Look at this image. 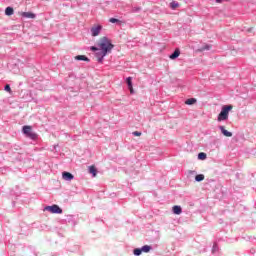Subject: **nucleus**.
I'll use <instances>...</instances> for the list:
<instances>
[{"mask_svg": "<svg viewBox=\"0 0 256 256\" xmlns=\"http://www.w3.org/2000/svg\"><path fill=\"white\" fill-rule=\"evenodd\" d=\"M114 47L115 45L111 43V40L107 38V36L102 37L98 41V48L100 51L95 53V57L97 58L98 63H103V59H105V57H107V55L113 51Z\"/></svg>", "mask_w": 256, "mask_h": 256, "instance_id": "f257e3e1", "label": "nucleus"}, {"mask_svg": "<svg viewBox=\"0 0 256 256\" xmlns=\"http://www.w3.org/2000/svg\"><path fill=\"white\" fill-rule=\"evenodd\" d=\"M62 179H64V181H73V179H75V176H73L71 172H63Z\"/></svg>", "mask_w": 256, "mask_h": 256, "instance_id": "423d86ee", "label": "nucleus"}, {"mask_svg": "<svg viewBox=\"0 0 256 256\" xmlns=\"http://www.w3.org/2000/svg\"><path fill=\"white\" fill-rule=\"evenodd\" d=\"M211 49V45L205 44L201 48L198 49V51L203 52V51H209Z\"/></svg>", "mask_w": 256, "mask_h": 256, "instance_id": "a211bd4d", "label": "nucleus"}, {"mask_svg": "<svg viewBox=\"0 0 256 256\" xmlns=\"http://www.w3.org/2000/svg\"><path fill=\"white\" fill-rule=\"evenodd\" d=\"M22 133L27 137V139H31L32 141H37V139H39V135L33 132V127L31 126H23Z\"/></svg>", "mask_w": 256, "mask_h": 256, "instance_id": "f03ea898", "label": "nucleus"}, {"mask_svg": "<svg viewBox=\"0 0 256 256\" xmlns=\"http://www.w3.org/2000/svg\"><path fill=\"white\" fill-rule=\"evenodd\" d=\"M132 135H134V137H141V132L135 131L132 133Z\"/></svg>", "mask_w": 256, "mask_h": 256, "instance_id": "a878e982", "label": "nucleus"}, {"mask_svg": "<svg viewBox=\"0 0 256 256\" xmlns=\"http://www.w3.org/2000/svg\"><path fill=\"white\" fill-rule=\"evenodd\" d=\"M110 23H121V20L117 19V18H110L109 19Z\"/></svg>", "mask_w": 256, "mask_h": 256, "instance_id": "5701e85b", "label": "nucleus"}, {"mask_svg": "<svg viewBox=\"0 0 256 256\" xmlns=\"http://www.w3.org/2000/svg\"><path fill=\"white\" fill-rule=\"evenodd\" d=\"M103 29V26L101 25H97V26H93L91 29H90V33L92 35V37H97L99 36V34L101 33V30Z\"/></svg>", "mask_w": 256, "mask_h": 256, "instance_id": "39448f33", "label": "nucleus"}, {"mask_svg": "<svg viewBox=\"0 0 256 256\" xmlns=\"http://www.w3.org/2000/svg\"><path fill=\"white\" fill-rule=\"evenodd\" d=\"M133 253L135 256H140L141 253H143V250H142V248H135Z\"/></svg>", "mask_w": 256, "mask_h": 256, "instance_id": "aec40b11", "label": "nucleus"}, {"mask_svg": "<svg viewBox=\"0 0 256 256\" xmlns=\"http://www.w3.org/2000/svg\"><path fill=\"white\" fill-rule=\"evenodd\" d=\"M233 109L232 105H225L222 107L221 112L218 115V121H227L229 119V111Z\"/></svg>", "mask_w": 256, "mask_h": 256, "instance_id": "7ed1b4c3", "label": "nucleus"}, {"mask_svg": "<svg viewBox=\"0 0 256 256\" xmlns=\"http://www.w3.org/2000/svg\"><path fill=\"white\" fill-rule=\"evenodd\" d=\"M170 7H171V9H177V7H179V3L173 1L170 3Z\"/></svg>", "mask_w": 256, "mask_h": 256, "instance_id": "412c9836", "label": "nucleus"}, {"mask_svg": "<svg viewBox=\"0 0 256 256\" xmlns=\"http://www.w3.org/2000/svg\"><path fill=\"white\" fill-rule=\"evenodd\" d=\"M45 211H49L50 213H53L55 215H61V213H63V209H61V207H59V205L57 204H54L52 206H46Z\"/></svg>", "mask_w": 256, "mask_h": 256, "instance_id": "20e7f679", "label": "nucleus"}, {"mask_svg": "<svg viewBox=\"0 0 256 256\" xmlns=\"http://www.w3.org/2000/svg\"><path fill=\"white\" fill-rule=\"evenodd\" d=\"M141 249H142V253H149V251H151L153 247H151L150 245H144L141 247Z\"/></svg>", "mask_w": 256, "mask_h": 256, "instance_id": "dca6fc26", "label": "nucleus"}, {"mask_svg": "<svg viewBox=\"0 0 256 256\" xmlns=\"http://www.w3.org/2000/svg\"><path fill=\"white\" fill-rule=\"evenodd\" d=\"M15 13V10L13 9V7L11 6H8L6 9H5V15L7 17H11V15H13Z\"/></svg>", "mask_w": 256, "mask_h": 256, "instance_id": "f8f14e48", "label": "nucleus"}, {"mask_svg": "<svg viewBox=\"0 0 256 256\" xmlns=\"http://www.w3.org/2000/svg\"><path fill=\"white\" fill-rule=\"evenodd\" d=\"M195 181H196L197 183H201V181H205V175H203V174H198V175H196V176H195Z\"/></svg>", "mask_w": 256, "mask_h": 256, "instance_id": "2eb2a0df", "label": "nucleus"}, {"mask_svg": "<svg viewBox=\"0 0 256 256\" xmlns=\"http://www.w3.org/2000/svg\"><path fill=\"white\" fill-rule=\"evenodd\" d=\"M198 159H199L200 161H205V159H207V154H206L205 152H200V153L198 154Z\"/></svg>", "mask_w": 256, "mask_h": 256, "instance_id": "6ab92c4d", "label": "nucleus"}, {"mask_svg": "<svg viewBox=\"0 0 256 256\" xmlns=\"http://www.w3.org/2000/svg\"><path fill=\"white\" fill-rule=\"evenodd\" d=\"M89 173L92 175V177H97V168H95V166H90Z\"/></svg>", "mask_w": 256, "mask_h": 256, "instance_id": "4468645a", "label": "nucleus"}, {"mask_svg": "<svg viewBox=\"0 0 256 256\" xmlns=\"http://www.w3.org/2000/svg\"><path fill=\"white\" fill-rule=\"evenodd\" d=\"M4 91H7L8 93H11V86L9 84H7L5 87H4Z\"/></svg>", "mask_w": 256, "mask_h": 256, "instance_id": "393cba45", "label": "nucleus"}, {"mask_svg": "<svg viewBox=\"0 0 256 256\" xmlns=\"http://www.w3.org/2000/svg\"><path fill=\"white\" fill-rule=\"evenodd\" d=\"M132 80H133V78H131V77L126 78V83L128 85V89L130 90L131 95H133V93H134Z\"/></svg>", "mask_w": 256, "mask_h": 256, "instance_id": "1a4fd4ad", "label": "nucleus"}, {"mask_svg": "<svg viewBox=\"0 0 256 256\" xmlns=\"http://www.w3.org/2000/svg\"><path fill=\"white\" fill-rule=\"evenodd\" d=\"M99 50H100L99 47H96V46H91V47H90V51H93V52L98 51V52H99Z\"/></svg>", "mask_w": 256, "mask_h": 256, "instance_id": "b1692460", "label": "nucleus"}, {"mask_svg": "<svg viewBox=\"0 0 256 256\" xmlns=\"http://www.w3.org/2000/svg\"><path fill=\"white\" fill-rule=\"evenodd\" d=\"M21 16L25 19H35L37 17V15L32 12H22Z\"/></svg>", "mask_w": 256, "mask_h": 256, "instance_id": "0eeeda50", "label": "nucleus"}, {"mask_svg": "<svg viewBox=\"0 0 256 256\" xmlns=\"http://www.w3.org/2000/svg\"><path fill=\"white\" fill-rule=\"evenodd\" d=\"M216 251H219V246H217V243L215 242L212 247V253H216Z\"/></svg>", "mask_w": 256, "mask_h": 256, "instance_id": "4be33fe9", "label": "nucleus"}, {"mask_svg": "<svg viewBox=\"0 0 256 256\" xmlns=\"http://www.w3.org/2000/svg\"><path fill=\"white\" fill-rule=\"evenodd\" d=\"M221 1H223V0H216V3H221Z\"/></svg>", "mask_w": 256, "mask_h": 256, "instance_id": "cd10ccee", "label": "nucleus"}, {"mask_svg": "<svg viewBox=\"0 0 256 256\" xmlns=\"http://www.w3.org/2000/svg\"><path fill=\"white\" fill-rule=\"evenodd\" d=\"M195 103H197V99L195 98H189L185 101L186 105H195Z\"/></svg>", "mask_w": 256, "mask_h": 256, "instance_id": "f3484780", "label": "nucleus"}, {"mask_svg": "<svg viewBox=\"0 0 256 256\" xmlns=\"http://www.w3.org/2000/svg\"><path fill=\"white\" fill-rule=\"evenodd\" d=\"M181 55V51L179 49H176L171 55L170 59H177Z\"/></svg>", "mask_w": 256, "mask_h": 256, "instance_id": "ddd939ff", "label": "nucleus"}, {"mask_svg": "<svg viewBox=\"0 0 256 256\" xmlns=\"http://www.w3.org/2000/svg\"><path fill=\"white\" fill-rule=\"evenodd\" d=\"M219 129L224 137H233V133L225 129V126H219Z\"/></svg>", "mask_w": 256, "mask_h": 256, "instance_id": "6e6552de", "label": "nucleus"}, {"mask_svg": "<svg viewBox=\"0 0 256 256\" xmlns=\"http://www.w3.org/2000/svg\"><path fill=\"white\" fill-rule=\"evenodd\" d=\"M138 11H141V8H139V7L138 8H133L134 13H138Z\"/></svg>", "mask_w": 256, "mask_h": 256, "instance_id": "bb28decb", "label": "nucleus"}, {"mask_svg": "<svg viewBox=\"0 0 256 256\" xmlns=\"http://www.w3.org/2000/svg\"><path fill=\"white\" fill-rule=\"evenodd\" d=\"M172 211L174 215H181V213H183V209L179 205L173 206Z\"/></svg>", "mask_w": 256, "mask_h": 256, "instance_id": "9d476101", "label": "nucleus"}, {"mask_svg": "<svg viewBox=\"0 0 256 256\" xmlns=\"http://www.w3.org/2000/svg\"><path fill=\"white\" fill-rule=\"evenodd\" d=\"M76 61H86V63H89L91 61L87 56L85 55H77L75 56Z\"/></svg>", "mask_w": 256, "mask_h": 256, "instance_id": "9b49d317", "label": "nucleus"}]
</instances>
